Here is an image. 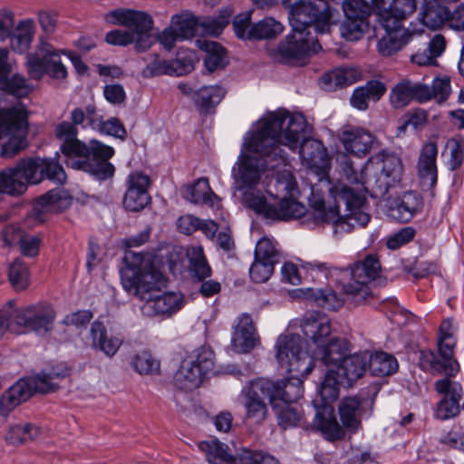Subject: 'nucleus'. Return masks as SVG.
<instances>
[{
    "instance_id": "15",
    "label": "nucleus",
    "mask_w": 464,
    "mask_h": 464,
    "mask_svg": "<svg viewBox=\"0 0 464 464\" xmlns=\"http://www.w3.org/2000/svg\"><path fill=\"white\" fill-rule=\"evenodd\" d=\"M213 353L204 347L185 358L174 375L175 386L184 392L198 388L204 376L213 368Z\"/></svg>"
},
{
    "instance_id": "58",
    "label": "nucleus",
    "mask_w": 464,
    "mask_h": 464,
    "mask_svg": "<svg viewBox=\"0 0 464 464\" xmlns=\"http://www.w3.org/2000/svg\"><path fill=\"white\" fill-rule=\"evenodd\" d=\"M428 97L425 102L435 99L438 102H445L450 94V79L449 76H437L433 79L431 87L426 84Z\"/></svg>"
},
{
    "instance_id": "54",
    "label": "nucleus",
    "mask_w": 464,
    "mask_h": 464,
    "mask_svg": "<svg viewBox=\"0 0 464 464\" xmlns=\"http://www.w3.org/2000/svg\"><path fill=\"white\" fill-rule=\"evenodd\" d=\"M310 296L318 306L327 310H338L344 303V299L339 297L337 294L331 289L312 290ZM345 301H347L346 298Z\"/></svg>"
},
{
    "instance_id": "32",
    "label": "nucleus",
    "mask_w": 464,
    "mask_h": 464,
    "mask_svg": "<svg viewBox=\"0 0 464 464\" xmlns=\"http://www.w3.org/2000/svg\"><path fill=\"white\" fill-rule=\"evenodd\" d=\"M302 330L304 334L317 346L330 335L332 332L331 322L324 314L310 312L304 317Z\"/></svg>"
},
{
    "instance_id": "40",
    "label": "nucleus",
    "mask_w": 464,
    "mask_h": 464,
    "mask_svg": "<svg viewBox=\"0 0 464 464\" xmlns=\"http://www.w3.org/2000/svg\"><path fill=\"white\" fill-rule=\"evenodd\" d=\"M198 449L206 454L210 464H237V459L228 451V447L216 439L200 441Z\"/></svg>"
},
{
    "instance_id": "17",
    "label": "nucleus",
    "mask_w": 464,
    "mask_h": 464,
    "mask_svg": "<svg viewBox=\"0 0 464 464\" xmlns=\"http://www.w3.org/2000/svg\"><path fill=\"white\" fill-rule=\"evenodd\" d=\"M126 272L122 276V286L130 295L146 303L167 285L164 276L153 266H145L138 272Z\"/></svg>"
},
{
    "instance_id": "16",
    "label": "nucleus",
    "mask_w": 464,
    "mask_h": 464,
    "mask_svg": "<svg viewBox=\"0 0 464 464\" xmlns=\"http://www.w3.org/2000/svg\"><path fill=\"white\" fill-rule=\"evenodd\" d=\"M244 203L257 214L263 215L266 218L274 220H286L289 218H299L305 213V207L303 204L283 200L276 204H270L266 198L254 188H246L244 191Z\"/></svg>"
},
{
    "instance_id": "43",
    "label": "nucleus",
    "mask_w": 464,
    "mask_h": 464,
    "mask_svg": "<svg viewBox=\"0 0 464 464\" xmlns=\"http://www.w3.org/2000/svg\"><path fill=\"white\" fill-rule=\"evenodd\" d=\"M314 425L323 433L324 438L330 441L341 440L344 437L345 432L340 426L332 412H327V410L317 411Z\"/></svg>"
},
{
    "instance_id": "45",
    "label": "nucleus",
    "mask_w": 464,
    "mask_h": 464,
    "mask_svg": "<svg viewBox=\"0 0 464 464\" xmlns=\"http://www.w3.org/2000/svg\"><path fill=\"white\" fill-rule=\"evenodd\" d=\"M170 26L179 35L180 40L191 39L198 30V19L190 12L183 11L172 15Z\"/></svg>"
},
{
    "instance_id": "30",
    "label": "nucleus",
    "mask_w": 464,
    "mask_h": 464,
    "mask_svg": "<svg viewBox=\"0 0 464 464\" xmlns=\"http://www.w3.org/2000/svg\"><path fill=\"white\" fill-rule=\"evenodd\" d=\"M290 373L291 376L285 380L272 381L274 387L271 394L275 401L291 404L303 396V379L307 375H303L302 372Z\"/></svg>"
},
{
    "instance_id": "20",
    "label": "nucleus",
    "mask_w": 464,
    "mask_h": 464,
    "mask_svg": "<svg viewBox=\"0 0 464 464\" xmlns=\"http://www.w3.org/2000/svg\"><path fill=\"white\" fill-rule=\"evenodd\" d=\"M343 10L345 20L340 27L342 36L347 41L359 40L368 27L370 5L364 0H350L343 2Z\"/></svg>"
},
{
    "instance_id": "48",
    "label": "nucleus",
    "mask_w": 464,
    "mask_h": 464,
    "mask_svg": "<svg viewBox=\"0 0 464 464\" xmlns=\"http://www.w3.org/2000/svg\"><path fill=\"white\" fill-rule=\"evenodd\" d=\"M274 411L277 417L278 424L283 429L295 427L302 423L303 415L296 406L288 403L276 401Z\"/></svg>"
},
{
    "instance_id": "35",
    "label": "nucleus",
    "mask_w": 464,
    "mask_h": 464,
    "mask_svg": "<svg viewBox=\"0 0 464 464\" xmlns=\"http://www.w3.org/2000/svg\"><path fill=\"white\" fill-rule=\"evenodd\" d=\"M386 86L383 82L372 80L366 82L365 85L357 87L351 98V105L360 111H365L369 107V101H379L386 92Z\"/></svg>"
},
{
    "instance_id": "25",
    "label": "nucleus",
    "mask_w": 464,
    "mask_h": 464,
    "mask_svg": "<svg viewBox=\"0 0 464 464\" xmlns=\"http://www.w3.org/2000/svg\"><path fill=\"white\" fill-rule=\"evenodd\" d=\"M184 305V297L180 293L165 292L164 289L144 303L141 313L147 317L169 318Z\"/></svg>"
},
{
    "instance_id": "24",
    "label": "nucleus",
    "mask_w": 464,
    "mask_h": 464,
    "mask_svg": "<svg viewBox=\"0 0 464 464\" xmlns=\"http://www.w3.org/2000/svg\"><path fill=\"white\" fill-rule=\"evenodd\" d=\"M373 400L351 396L343 398L339 404L340 420L347 430L355 431L361 427L363 417L369 416L373 409Z\"/></svg>"
},
{
    "instance_id": "29",
    "label": "nucleus",
    "mask_w": 464,
    "mask_h": 464,
    "mask_svg": "<svg viewBox=\"0 0 464 464\" xmlns=\"http://www.w3.org/2000/svg\"><path fill=\"white\" fill-rule=\"evenodd\" d=\"M71 203L72 198L68 193L63 188H56L38 198L34 204L33 212L39 221H44V214L63 211L69 208Z\"/></svg>"
},
{
    "instance_id": "28",
    "label": "nucleus",
    "mask_w": 464,
    "mask_h": 464,
    "mask_svg": "<svg viewBox=\"0 0 464 464\" xmlns=\"http://www.w3.org/2000/svg\"><path fill=\"white\" fill-rule=\"evenodd\" d=\"M428 97L426 84L402 80L396 83L390 92V103L394 109H402L412 100L425 102Z\"/></svg>"
},
{
    "instance_id": "55",
    "label": "nucleus",
    "mask_w": 464,
    "mask_h": 464,
    "mask_svg": "<svg viewBox=\"0 0 464 464\" xmlns=\"http://www.w3.org/2000/svg\"><path fill=\"white\" fill-rule=\"evenodd\" d=\"M17 34L11 39L12 48L19 53H24L30 47L33 39V22L21 21L17 27Z\"/></svg>"
},
{
    "instance_id": "23",
    "label": "nucleus",
    "mask_w": 464,
    "mask_h": 464,
    "mask_svg": "<svg viewBox=\"0 0 464 464\" xmlns=\"http://www.w3.org/2000/svg\"><path fill=\"white\" fill-rule=\"evenodd\" d=\"M340 140L346 152L358 158H364L378 146V139L369 130L362 127H345Z\"/></svg>"
},
{
    "instance_id": "57",
    "label": "nucleus",
    "mask_w": 464,
    "mask_h": 464,
    "mask_svg": "<svg viewBox=\"0 0 464 464\" xmlns=\"http://www.w3.org/2000/svg\"><path fill=\"white\" fill-rule=\"evenodd\" d=\"M0 90L16 97L26 96L31 92L26 80L19 74H14L11 78L0 76Z\"/></svg>"
},
{
    "instance_id": "42",
    "label": "nucleus",
    "mask_w": 464,
    "mask_h": 464,
    "mask_svg": "<svg viewBox=\"0 0 464 464\" xmlns=\"http://www.w3.org/2000/svg\"><path fill=\"white\" fill-rule=\"evenodd\" d=\"M422 208L421 198L414 192L403 194L395 207L391 208L392 216L401 222L410 221Z\"/></svg>"
},
{
    "instance_id": "52",
    "label": "nucleus",
    "mask_w": 464,
    "mask_h": 464,
    "mask_svg": "<svg viewBox=\"0 0 464 464\" xmlns=\"http://www.w3.org/2000/svg\"><path fill=\"white\" fill-rule=\"evenodd\" d=\"M343 386L341 377L336 374L334 369H329L321 383L319 393L322 400L326 403L335 401L339 396V387Z\"/></svg>"
},
{
    "instance_id": "14",
    "label": "nucleus",
    "mask_w": 464,
    "mask_h": 464,
    "mask_svg": "<svg viewBox=\"0 0 464 464\" xmlns=\"http://www.w3.org/2000/svg\"><path fill=\"white\" fill-rule=\"evenodd\" d=\"M271 380L258 378L250 381L241 391L242 403L245 408V419L254 424H262L268 416L266 400L269 401L272 408L276 401L272 397L273 390Z\"/></svg>"
},
{
    "instance_id": "33",
    "label": "nucleus",
    "mask_w": 464,
    "mask_h": 464,
    "mask_svg": "<svg viewBox=\"0 0 464 464\" xmlns=\"http://www.w3.org/2000/svg\"><path fill=\"white\" fill-rule=\"evenodd\" d=\"M367 369V352L354 353L344 357L337 366L336 374L341 377L343 387L351 386L354 382L362 377Z\"/></svg>"
},
{
    "instance_id": "21",
    "label": "nucleus",
    "mask_w": 464,
    "mask_h": 464,
    "mask_svg": "<svg viewBox=\"0 0 464 464\" xmlns=\"http://www.w3.org/2000/svg\"><path fill=\"white\" fill-rule=\"evenodd\" d=\"M150 178L141 171H133L126 179V191L123 196V208L130 212H140L151 202L149 193Z\"/></svg>"
},
{
    "instance_id": "18",
    "label": "nucleus",
    "mask_w": 464,
    "mask_h": 464,
    "mask_svg": "<svg viewBox=\"0 0 464 464\" xmlns=\"http://www.w3.org/2000/svg\"><path fill=\"white\" fill-rule=\"evenodd\" d=\"M26 59L27 71L33 79H41L44 73L54 79H64L67 76V70L59 53L45 41H41L37 52L29 53Z\"/></svg>"
},
{
    "instance_id": "2",
    "label": "nucleus",
    "mask_w": 464,
    "mask_h": 464,
    "mask_svg": "<svg viewBox=\"0 0 464 464\" xmlns=\"http://www.w3.org/2000/svg\"><path fill=\"white\" fill-rule=\"evenodd\" d=\"M284 5L288 9L292 33L278 44L277 60L286 64L304 65L311 53L321 50L313 34L329 33L334 14L325 0H284Z\"/></svg>"
},
{
    "instance_id": "11",
    "label": "nucleus",
    "mask_w": 464,
    "mask_h": 464,
    "mask_svg": "<svg viewBox=\"0 0 464 464\" xmlns=\"http://www.w3.org/2000/svg\"><path fill=\"white\" fill-rule=\"evenodd\" d=\"M11 311V332L17 334L35 333L44 335L52 331L55 312L47 303H37L14 308L13 301L5 305Z\"/></svg>"
},
{
    "instance_id": "8",
    "label": "nucleus",
    "mask_w": 464,
    "mask_h": 464,
    "mask_svg": "<svg viewBox=\"0 0 464 464\" xmlns=\"http://www.w3.org/2000/svg\"><path fill=\"white\" fill-rule=\"evenodd\" d=\"M64 373L52 371L34 377L22 378L5 391L0 399V413L6 416L34 393H48L58 388L59 380Z\"/></svg>"
},
{
    "instance_id": "53",
    "label": "nucleus",
    "mask_w": 464,
    "mask_h": 464,
    "mask_svg": "<svg viewBox=\"0 0 464 464\" xmlns=\"http://www.w3.org/2000/svg\"><path fill=\"white\" fill-rule=\"evenodd\" d=\"M8 277L16 291L25 290L29 285V269L20 258L10 265Z\"/></svg>"
},
{
    "instance_id": "26",
    "label": "nucleus",
    "mask_w": 464,
    "mask_h": 464,
    "mask_svg": "<svg viewBox=\"0 0 464 464\" xmlns=\"http://www.w3.org/2000/svg\"><path fill=\"white\" fill-rule=\"evenodd\" d=\"M231 343L235 351L240 353H247L260 343L256 329L248 314H243L237 318Z\"/></svg>"
},
{
    "instance_id": "39",
    "label": "nucleus",
    "mask_w": 464,
    "mask_h": 464,
    "mask_svg": "<svg viewBox=\"0 0 464 464\" xmlns=\"http://www.w3.org/2000/svg\"><path fill=\"white\" fill-rule=\"evenodd\" d=\"M275 179L273 187L276 193L275 197L279 199L278 202L286 200L301 204L296 200L295 197L298 194V188L295 179L289 169L277 172Z\"/></svg>"
},
{
    "instance_id": "1",
    "label": "nucleus",
    "mask_w": 464,
    "mask_h": 464,
    "mask_svg": "<svg viewBox=\"0 0 464 464\" xmlns=\"http://www.w3.org/2000/svg\"><path fill=\"white\" fill-rule=\"evenodd\" d=\"M309 126L300 113L280 109L263 117L248 142L250 150L279 159L284 167L290 162L289 152L298 153L308 168H324L328 160L324 144L307 138Z\"/></svg>"
},
{
    "instance_id": "51",
    "label": "nucleus",
    "mask_w": 464,
    "mask_h": 464,
    "mask_svg": "<svg viewBox=\"0 0 464 464\" xmlns=\"http://www.w3.org/2000/svg\"><path fill=\"white\" fill-rule=\"evenodd\" d=\"M283 25L271 17H266L252 24L250 40H262L274 38L283 32Z\"/></svg>"
},
{
    "instance_id": "27",
    "label": "nucleus",
    "mask_w": 464,
    "mask_h": 464,
    "mask_svg": "<svg viewBox=\"0 0 464 464\" xmlns=\"http://www.w3.org/2000/svg\"><path fill=\"white\" fill-rule=\"evenodd\" d=\"M437 154L438 147L433 141L424 144L420 150L417 163V171L423 190H430L437 183Z\"/></svg>"
},
{
    "instance_id": "12",
    "label": "nucleus",
    "mask_w": 464,
    "mask_h": 464,
    "mask_svg": "<svg viewBox=\"0 0 464 464\" xmlns=\"http://www.w3.org/2000/svg\"><path fill=\"white\" fill-rule=\"evenodd\" d=\"M381 271V264L376 255H368L362 261L355 263L344 272L351 276V282L343 285L347 302L354 305L363 304L372 295L369 283L375 280Z\"/></svg>"
},
{
    "instance_id": "19",
    "label": "nucleus",
    "mask_w": 464,
    "mask_h": 464,
    "mask_svg": "<svg viewBox=\"0 0 464 464\" xmlns=\"http://www.w3.org/2000/svg\"><path fill=\"white\" fill-rule=\"evenodd\" d=\"M382 24L385 34L377 43V50L382 56H391L401 51L417 34H421L422 29L403 26L395 16H383Z\"/></svg>"
},
{
    "instance_id": "59",
    "label": "nucleus",
    "mask_w": 464,
    "mask_h": 464,
    "mask_svg": "<svg viewBox=\"0 0 464 464\" xmlns=\"http://www.w3.org/2000/svg\"><path fill=\"white\" fill-rule=\"evenodd\" d=\"M132 367L140 374H151L158 372L160 363L150 353L142 352L133 357Z\"/></svg>"
},
{
    "instance_id": "38",
    "label": "nucleus",
    "mask_w": 464,
    "mask_h": 464,
    "mask_svg": "<svg viewBox=\"0 0 464 464\" xmlns=\"http://www.w3.org/2000/svg\"><path fill=\"white\" fill-rule=\"evenodd\" d=\"M446 44L445 37L440 34H435L430 38L427 48L412 54L411 60L419 66L437 65V58L444 53Z\"/></svg>"
},
{
    "instance_id": "6",
    "label": "nucleus",
    "mask_w": 464,
    "mask_h": 464,
    "mask_svg": "<svg viewBox=\"0 0 464 464\" xmlns=\"http://www.w3.org/2000/svg\"><path fill=\"white\" fill-rule=\"evenodd\" d=\"M105 21L120 24L128 29L112 30L106 34V42L113 45H127L134 43L135 49L143 52L149 49L154 39L150 34L153 26L152 17L140 11L116 9L105 14Z\"/></svg>"
},
{
    "instance_id": "7",
    "label": "nucleus",
    "mask_w": 464,
    "mask_h": 464,
    "mask_svg": "<svg viewBox=\"0 0 464 464\" xmlns=\"http://www.w3.org/2000/svg\"><path fill=\"white\" fill-rule=\"evenodd\" d=\"M262 121L263 118L256 122L251 131L246 134L241 153L232 169L235 188L240 191L246 188H254L264 176L268 177L266 173L269 169H273L282 165L278 158L276 159L261 151L252 150L248 146L251 136L255 133Z\"/></svg>"
},
{
    "instance_id": "9",
    "label": "nucleus",
    "mask_w": 464,
    "mask_h": 464,
    "mask_svg": "<svg viewBox=\"0 0 464 464\" xmlns=\"http://www.w3.org/2000/svg\"><path fill=\"white\" fill-rule=\"evenodd\" d=\"M454 326L452 321L445 319L439 330L438 349L439 353L432 351H422L420 356V366L424 371L434 374L455 376L459 372V362L453 359Z\"/></svg>"
},
{
    "instance_id": "44",
    "label": "nucleus",
    "mask_w": 464,
    "mask_h": 464,
    "mask_svg": "<svg viewBox=\"0 0 464 464\" xmlns=\"http://www.w3.org/2000/svg\"><path fill=\"white\" fill-rule=\"evenodd\" d=\"M226 91L219 85L203 86L192 94L196 105L205 112L216 107L224 98Z\"/></svg>"
},
{
    "instance_id": "5",
    "label": "nucleus",
    "mask_w": 464,
    "mask_h": 464,
    "mask_svg": "<svg viewBox=\"0 0 464 464\" xmlns=\"http://www.w3.org/2000/svg\"><path fill=\"white\" fill-rule=\"evenodd\" d=\"M342 169L350 183L361 186L374 198L386 195L389 188L400 181L402 174L401 160L385 151L371 157L361 169H357L351 159L343 155Z\"/></svg>"
},
{
    "instance_id": "37",
    "label": "nucleus",
    "mask_w": 464,
    "mask_h": 464,
    "mask_svg": "<svg viewBox=\"0 0 464 464\" xmlns=\"http://www.w3.org/2000/svg\"><path fill=\"white\" fill-rule=\"evenodd\" d=\"M90 334L92 337V346L109 357L113 356L122 343L120 338L112 335L109 336L106 327L99 321L92 323Z\"/></svg>"
},
{
    "instance_id": "36",
    "label": "nucleus",
    "mask_w": 464,
    "mask_h": 464,
    "mask_svg": "<svg viewBox=\"0 0 464 464\" xmlns=\"http://www.w3.org/2000/svg\"><path fill=\"white\" fill-rule=\"evenodd\" d=\"M183 197L192 203L206 204L213 208H218L220 206V198L212 191L206 178H201L193 185L184 188Z\"/></svg>"
},
{
    "instance_id": "31",
    "label": "nucleus",
    "mask_w": 464,
    "mask_h": 464,
    "mask_svg": "<svg viewBox=\"0 0 464 464\" xmlns=\"http://www.w3.org/2000/svg\"><path fill=\"white\" fill-rule=\"evenodd\" d=\"M362 78V72L354 67L335 68L322 74L318 80L320 88L333 92L353 84Z\"/></svg>"
},
{
    "instance_id": "4",
    "label": "nucleus",
    "mask_w": 464,
    "mask_h": 464,
    "mask_svg": "<svg viewBox=\"0 0 464 464\" xmlns=\"http://www.w3.org/2000/svg\"><path fill=\"white\" fill-rule=\"evenodd\" d=\"M77 128L63 121L55 128V136L61 141V151L68 167L83 170L99 179L111 178L114 167L109 162L114 150L111 147L92 140L89 145L77 138Z\"/></svg>"
},
{
    "instance_id": "10",
    "label": "nucleus",
    "mask_w": 464,
    "mask_h": 464,
    "mask_svg": "<svg viewBox=\"0 0 464 464\" xmlns=\"http://www.w3.org/2000/svg\"><path fill=\"white\" fill-rule=\"evenodd\" d=\"M28 112L22 104L0 110V138L9 140L2 145L1 157L12 159L28 146Z\"/></svg>"
},
{
    "instance_id": "64",
    "label": "nucleus",
    "mask_w": 464,
    "mask_h": 464,
    "mask_svg": "<svg viewBox=\"0 0 464 464\" xmlns=\"http://www.w3.org/2000/svg\"><path fill=\"white\" fill-rule=\"evenodd\" d=\"M194 61L195 53L192 51L184 55L179 53L178 57L171 61L173 75L180 76L190 72L194 69Z\"/></svg>"
},
{
    "instance_id": "56",
    "label": "nucleus",
    "mask_w": 464,
    "mask_h": 464,
    "mask_svg": "<svg viewBox=\"0 0 464 464\" xmlns=\"http://www.w3.org/2000/svg\"><path fill=\"white\" fill-rule=\"evenodd\" d=\"M448 17L449 13L446 9L434 5H426L420 12L419 19L424 26L436 29L441 26Z\"/></svg>"
},
{
    "instance_id": "41",
    "label": "nucleus",
    "mask_w": 464,
    "mask_h": 464,
    "mask_svg": "<svg viewBox=\"0 0 464 464\" xmlns=\"http://www.w3.org/2000/svg\"><path fill=\"white\" fill-rule=\"evenodd\" d=\"M398 362L394 356L384 352L367 353V369L372 375L387 376L398 370Z\"/></svg>"
},
{
    "instance_id": "50",
    "label": "nucleus",
    "mask_w": 464,
    "mask_h": 464,
    "mask_svg": "<svg viewBox=\"0 0 464 464\" xmlns=\"http://www.w3.org/2000/svg\"><path fill=\"white\" fill-rule=\"evenodd\" d=\"M40 429L32 423H19L11 426L6 435V440L13 445L23 444L36 439Z\"/></svg>"
},
{
    "instance_id": "34",
    "label": "nucleus",
    "mask_w": 464,
    "mask_h": 464,
    "mask_svg": "<svg viewBox=\"0 0 464 464\" xmlns=\"http://www.w3.org/2000/svg\"><path fill=\"white\" fill-rule=\"evenodd\" d=\"M344 342L339 338H331L325 344L320 343L314 351L311 357L314 360L322 362L329 369H337V366L344 359Z\"/></svg>"
},
{
    "instance_id": "13",
    "label": "nucleus",
    "mask_w": 464,
    "mask_h": 464,
    "mask_svg": "<svg viewBox=\"0 0 464 464\" xmlns=\"http://www.w3.org/2000/svg\"><path fill=\"white\" fill-rule=\"evenodd\" d=\"M275 349L276 361L286 372L308 375L313 371V359L303 350V340L299 334H280Z\"/></svg>"
},
{
    "instance_id": "63",
    "label": "nucleus",
    "mask_w": 464,
    "mask_h": 464,
    "mask_svg": "<svg viewBox=\"0 0 464 464\" xmlns=\"http://www.w3.org/2000/svg\"><path fill=\"white\" fill-rule=\"evenodd\" d=\"M242 464H278V460L272 455L263 451H253L243 449L238 455Z\"/></svg>"
},
{
    "instance_id": "47",
    "label": "nucleus",
    "mask_w": 464,
    "mask_h": 464,
    "mask_svg": "<svg viewBox=\"0 0 464 464\" xmlns=\"http://www.w3.org/2000/svg\"><path fill=\"white\" fill-rule=\"evenodd\" d=\"M189 269L193 276L204 280L211 276V268L200 246H192L187 249Z\"/></svg>"
},
{
    "instance_id": "60",
    "label": "nucleus",
    "mask_w": 464,
    "mask_h": 464,
    "mask_svg": "<svg viewBox=\"0 0 464 464\" xmlns=\"http://www.w3.org/2000/svg\"><path fill=\"white\" fill-rule=\"evenodd\" d=\"M275 263L255 259L249 269L250 278L256 283L266 282L275 269Z\"/></svg>"
},
{
    "instance_id": "49",
    "label": "nucleus",
    "mask_w": 464,
    "mask_h": 464,
    "mask_svg": "<svg viewBox=\"0 0 464 464\" xmlns=\"http://www.w3.org/2000/svg\"><path fill=\"white\" fill-rule=\"evenodd\" d=\"M232 14L233 12L230 8H226L216 17L198 19V28L201 29V34L213 36L219 35L228 24Z\"/></svg>"
},
{
    "instance_id": "22",
    "label": "nucleus",
    "mask_w": 464,
    "mask_h": 464,
    "mask_svg": "<svg viewBox=\"0 0 464 464\" xmlns=\"http://www.w3.org/2000/svg\"><path fill=\"white\" fill-rule=\"evenodd\" d=\"M451 377L446 375L434 382L435 391L444 395L435 411L436 418L440 420H448L459 413V401L463 390L460 383L450 380Z\"/></svg>"
},
{
    "instance_id": "62",
    "label": "nucleus",
    "mask_w": 464,
    "mask_h": 464,
    "mask_svg": "<svg viewBox=\"0 0 464 464\" xmlns=\"http://www.w3.org/2000/svg\"><path fill=\"white\" fill-rule=\"evenodd\" d=\"M141 73L145 78L162 74L173 75L171 61L160 60L158 55H154V58L142 70Z\"/></svg>"
},
{
    "instance_id": "61",
    "label": "nucleus",
    "mask_w": 464,
    "mask_h": 464,
    "mask_svg": "<svg viewBox=\"0 0 464 464\" xmlns=\"http://www.w3.org/2000/svg\"><path fill=\"white\" fill-rule=\"evenodd\" d=\"M255 259L272 261L275 264L278 262V251L270 238L263 237L256 243Z\"/></svg>"
},
{
    "instance_id": "3",
    "label": "nucleus",
    "mask_w": 464,
    "mask_h": 464,
    "mask_svg": "<svg viewBox=\"0 0 464 464\" xmlns=\"http://www.w3.org/2000/svg\"><path fill=\"white\" fill-rule=\"evenodd\" d=\"M330 195L334 204L325 206L324 198L313 192L309 199L312 215L316 223H331L334 234L351 232L355 227H365L371 217L360 209L365 201L364 192L361 186L352 188L337 184L330 188Z\"/></svg>"
},
{
    "instance_id": "46",
    "label": "nucleus",
    "mask_w": 464,
    "mask_h": 464,
    "mask_svg": "<svg viewBox=\"0 0 464 464\" xmlns=\"http://www.w3.org/2000/svg\"><path fill=\"white\" fill-rule=\"evenodd\" d=\"M199 46L206 52L204 58V64L209 72L216 71L218 68L225 67L227 63V56L225 49L221 44L212 41H198Z\"/></svg>"
}]
</instances>
